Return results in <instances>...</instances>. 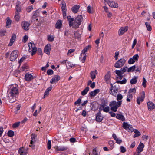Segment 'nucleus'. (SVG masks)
I'll list each match as a JSON object with an SVG mask.
<instances>
[{
  "instance_id": "f257e3e1",
  "label": "nucleus",
  "mask_w": 155,
  "mask_h": 155,
  "mask_svg": "<svg viewBox=\"0 0 155 155\" xmlns=\"http://www.w3.org/2000/svg\"><path fill=\"white\" fill-rule=\"evenodd\" d=\"M8 100L9 102L12 103L16 100L18 97L19 91L18 86L16 84H12L8 91Z\"/></svg>"
},
{
  "instance_id": "f03ea898",
  "label": "nucleus",
  "mask_w": 155,
  "mask_h": 155,
  "mask_svg": "<svg viewBox=\"0 0 155 155\" xmlns=\"http://www.w3.org/2000/svg\"><path fill=\"white\" fill-rule=\"evenodd\" d=\"M67 19L69 26H72L73 28H78L81 24L83 17L81 15H79L74 19L71 16H68Z\"/></svg>"
},
{
  "instance_id": "7ed1b4c3",
  "label": "nucleus",
  "mask_w": 155,
  "mask_h": 155,
  "mask_svg": "<svg viewBox=\"0 0 155 155\" xmlns=\"http://www.w3.org/2000/svg\"><path fill=\"white\" fill-rule=\"evenodd\" d=\"M123 97L122 95L120 94H119L117 95V101H120L116 102L115 101H113L110 102L109 104V106L111 107V110L114 112H116L117 108L120 107L122 104V101H120L122 100Z\"/></svg>"
},
{
  "instance_id": "20e7f679",
  "label": "nucleus",
  "mask_w": 155,
  "mask_h": 155,
  "mask_svg": "<svg viewBox=\"0 0 155 155\" xmlns=\"http://www.w3.org/2000/svg\"><path fill=\"white\" fill-rule=\"evenodd\" d=\"M29 52L31 53V54L32 55H33L36 52L37 49L35 47V44L33 43L30 42L28 43Z\"/></svg>"
},
{
  "instance_id": "39448f33",
  "label": "nucleus",
  "mask_w": 155,
  "mask_h": 155,
  "mask_svg": "<svg viewBox=\"0 0 155 155\" xmlns=\"http://www.w3.org/2000/svg\"><path fill=\"white\" fill-rule=\"evenodd\" d=\"M126 62V60L124 58H121L118 60L115 64L114 67L117 68H120L123 66Z\"/></svg>"
},
{
  "instance_id": "423d86ee",
  "label": "nucleus",
  "mask_w": 155,
  "mask_h": 155,
  "mask_svg": "<svg viewBox=\"0 0 155 155\" xmlns=\"http://www.w3.org/2000/svg\"><path fill=\"white\" fill-rule=\"evenodd\" d=\"M123 127L124 129L128 132H132L133 131V129L132 126L127 122H123Z\"/></svg>"
},
{
  "instance_id": "0eeeda50",
  "label": "nucleus",
  "mask_w": 155,
  "mask_h": 155,
  "mask_svg": "<svg viewBox=\"0 0 155 155\" xmlns=\"http://www.w3.org/2000/svg\"><path fill=\"white\" fill-rule=\"evenodd\" d=\"M18 54L17 50L13 51L11 54L10 59L11 61H14L16 59Z\"/></svg>"
},
{
  "instance_id": "6e6552de",
  "label": "nucleus",
  "mask_w": 155,
  "mask_h": 155,
  "mask_svg": "<svg viewBox=\"0 0 155 155\" xmlns=\"http://www.w3.org/2000/svg\"><path fill=\"white\" fill-rule=\"evenodd\" d=\"M145 94L144 91H143L140 96L137 97V103L139 104H140V103L142 102L145 97Z\"/></svg>"
},
{
  "instance_id": "1a4fd4ad",
  "label": "nucleus",
  "mask_w": 155,
  "mask_h": 155,
  "mask_svg": "<svg viewBox=\"0 0 155 155\" xmlns=\"http://www.w3.org/2000/svg\"><path fill=\"white\" fill-rule=\"evenodd\" d=\"M60 77L59 75H54L50 80V83L51 84L56 83L60 80Z\"/></svg>"
},
{
  "instance_id": "9d476101",
  "label": "nucleus",
  "mask_w": 155,
  "mask_h": 155,
  "mask_svg": "<svg viewBox=\"0 0 155 155\" xmlns=\"http://www.w3.org/2000/svg\"><path fill=\"white\" fill-rule=\"evenodd\" d=\"M128 29V27L127 26L121 27L118 31V35L119 36L122 35L127 31Z\"/></svg>"
},
{
  "instance_id": "9b49d317",
  "label": "nucleus",
  "mask_w": 155,
  "mask_h": 155,
  "mask_svg": "<svg viewBox=\"0 0 155 155\" xmlns=\"http://www.w3.org/2000/svg\"><path fill=\"white\" fill-rule=\"evenodd\" d=\"M104 118V117L101 115V113L99 112L96 114V120L98 122H101Z\"/></svg>"
},
{
  "instance_id": "f8f14e48",
  "label": "nucleus",
  "mask_w": 155,
  "mask_h": 155,
  "mask_svg": "<svg viewBox=\"0 0 155 155\" xmlns=\"http://www.w3.org/2000/svg\"><path fill=\"white\" fill-rule=\"evenodd\" d=\"M80 8V6L78 5H76L73 6L71 8L72 12L74 13H77L78 12L79 9Z\"/></svg>"
},
{
  "instance_id": "ddd939ff",
  "label": "nucleus",
  "mask_w": 155,
  "mask_h": 155,
  "mask_svg": "<svg viewBox=\"0 0 155 155\" xmlns=\"http://www.w3.org/2000/svg\"><path fill=\"white\" fill-rule=\"evenodd\" d=\"M112 85V84H111ZM117 91L115 88L114 87L112 86L111 87L110 89L109 93L110 94L112 95L116 96L117 94Z\"/></svg>"
},
{
  "instance_id": "4468645a",
  "label": "nucleus",
  "mask_w": 155,
  "mask_h": 155,
  "mask_svg": "<svg viewBox=\"0 0 155 155\" xmlns=\"http://www.w3.org/2000/svg\"><path fill=\"white\" fill-rule=\"evenodd\" d=\"M144 145L143 143H140L137 149V153H140L143 150Z\"/></svg>"
},
{
  "instance_id": "2eb2a0df",
  "label": "nucleus",
  "mask_w": 155,
  "mask_h": 155,
  "mask_svg": "<svg viewBox=\"0 0 155 155\" xmlns=\"http://www.w3.org/2000/svg\"><path fill=\"white\" fill-rule=\"evenodd\" d=\"M22 25L23 28L24 29L26 30L29 29V27L30 25V24L28 22L26 21H23L22 23Z\"/></svg>"
},
{
  "instance_id": "dca6fc26",
  "label": "nucleus",
  "mask_w": 155,
  "mask_h": 155,
  "mask_svg": "<svg viewBox=\"0 0 155 155\" xmlns=\"http://www.w3.org/2000/svg\"><path fill=\"white\" fill-rule=\"evenodd\" d=\"M107 3L112 8H117L118 7V4L113 1H109Z\"/></svg>"
},
{
  "instance_id": "f3484780",
  "label": "nucleus",
  "mask_w": 155,
  "mask_h": 155,
  "mask_svg": "<svg viewBox=\"0 0 155 155\" xmlns=\"http://www.w3.org/2000/svg\"><path fill=\"white\" fill-rule=\"evenodd\" d=\"M147 105L149 110H151L155 108V104L152 102L149 101L148 102Z\"/></svg>"
},
{
  "instance_id": "a211bd4d",
  "label": "nucleus",
  "mask_w": 155,
  "mask_h": 155,
  "mask_svg": "<svg viewBox=\"0 0 155 155\" xmlns=\"http://www.w3.org/2000/svg\"><path fill=\"white\" fill-rule=\"evenodd\" d=\"M35 137L36 136L35 134L32 135L31 137V140L30 144L29 145V146L31 147L32 148L34 147L35 146L34 144L35 141Z\"/></svg>"
},
{
  "instance_id": "6ab92c4d",
  "label": "nucleus",
  "mask_w": 155,
  "mask_h": 155,
  "mask_svg": "<svg viewBox=\"0 0 155 155\" xmlns=\"http://www.w3.org/2000/svg\"><path fill=\"white\" fill-rule=\"evenodd\" d=\"M25 78L26 81H30L34 78V77L31 74L26 73L25 75Z\"/></svg>"
},
{
  "instance_id": "aec40b11",
  "label": "nucleus",
  "mask_w": 155,
  "mask_h": 155,
  "mask_svg": "<svg viewBox=\"0 0 155 155\" xmlns=\"http://www.w3.org/2000/svg\"><path fill=\"white\" fill-rule=\"evenodd\" d=\"M19 153L20 155H26L27 153V150L24 147H21L18 150Z\"/></svg>"
},
{
  "instance_id": "412c9836",
  "label": "nucleus",
  "mask_w": 155,
  "mask_h": 155,
  "mask_svg": "<svg viewBox=\"0 0 155 155\" xmlns=\"http://www.w3.org/2000/svg\"><path fill=\"white\" fill-rule=\"evenodd\" d=\"M16 38V36L15 34H13L12 35L10 39V41L8 44V46H11L12 45L13 43L15 41Z\"/></svg>"
},
{
  "instance_id": "4be33fe9",
  "label": "nucleus",
  "mask_w": 155,
  "mask_h": 155,
  "mask_svg": "<svg viewBox=\"0 0 155 155\" xmlns=\"http://www.w3.org/2000/svg\"><path fill=\"white\" fill-rule=\"evenodd\" d=\"M112 137L114 139L116 140L117 143L120 144L122 142V140L120 138H117L116 134L113 133L112 134Z\"/></svg>"
},
{
  "instance_id": "5701e85b",
  "label": "nucleus",
  "mask_w": 155,
  "mask_h": 155,
  "mask_svg": "<svg viewBox=\"0 0 155 155\" xmlns=\"http://www.w3.org/2000/svg\"><path fill=\"white\" fill-rule=\"evenodd\" d=\"M51 49V47L50 44L47 45L44 49V52L47 54H49L50 51Z\"/></svg>"
},
{
  "instance_id": "b1692460",
  "label": "nucleus",
  "mask_w": 155,
  "mask_h": 155,
  "mask_svg": "<svg viewBox=\"0 0 155 155\" xmlns=\"http://www.w3.org/2000/svg\"><path fill=\"white\" fill-rule=\"evenodd\" d=\"M100 91L99 89H96L94 91H91L89 94L90 97H94Z\"/></svg>"
},
{
  "instance_id": "393cba45",
  "label": "nucleus",
  "mask_w": 155,
  "mask_h": 155,
  "mask_svg": "<svg viewBox=\"0 0 155 155\" xmlns=\"http://www.w3.org/2000/svg\"><path fill=\"white\" fill-rule=\"evenodd\" d=\"M115 73L119 77V79H121L123 77V74L121 71V70H116L115 71Z\"/></svg>"
},
{
  "instance_id": "a878e982",
  "label": "nucleus",
  "mask_w": 155,
  "mask_h": 155,
  "mask_svg": "<svg viewBox=\"0 0 155 155\" xmlns=\"http://www.w3.org/2000/svg\"><path fill=\"white\" fill-rule=\"evenodd\" d=\"M62 21L61 20H58L55 25V28L57 29H60L61 27Z\"/></svg>"
},
{
  "instance_id": "bb28decb",
  "label": "nucleus",
  "mask_w": 155,
  "mask_h": 155,
  "mask_svg": "<svg viewBox=\"0 0 155 155\" xmlns=\"http://www.w3.org/2000/svg\"><path fill=\"white\" fill-rule=\"evenodd\" d=\"M16 12L15 13H17L18 12V13H19L20 12H21V8L20 7V4L19 2H18L16 3Z\"/></svg>"
},
{
  "instance_id": "cd10ccee",
  "label": "nucleus",
  "mask_w": 155,
  "mask_h": 155,
  "mask_svg": "<svg viewBox=\"0 0 155 155\" xmlns=\"http://www.w3.org/2000/svg\"><path fill=\"white\" fill-rule=\"evenodd\" d=\"M110 72H109L106 74L105 77V79L106 82L107 83L110 82Z\"/></svg>"
},
{
  "instance_id": "c85d7f7f",
  "label": "nucleus",
  "mask_w": 155,
  "mask_h": 155,
  "mask_svg": "<svg viewBox=\"0 0 155 155\" xmlns=\"http://www.w3.org/2000/svg\"><path fill=\"white\" fill-rule=\"evenodd\" d=\"M86 58V54H82V53H81L80 57V59L81 61L84 63L85 62V60Z\"/></svg>"
},
{
  "instance_id": "c756f323",
  "label": "nucleus",
  "mask_w": 155,
  "mask_h": 155,
  "mask_svg": "<svg viewBox=\"0 0 155 155\" xmlns=\"http://www.w3.org/2000/svg\"><path fill=\"white\" fill-rule=\"evenodd\" d=\"M97 74V71L95 70L92 71L91 73V77L92 80H93L96 78V75Z\"/></svg>"
},
{
  "instance_id": "7c9ffc66",
  "label": "nucleus",
  "mask_w": 155,
  "mask_h": 155,
  "mask_svg": "<svg viewBox=\"0 0 155 155\" xmlns=\"http://www.w3.org/2000/svg\"><path fill=\"white\" fill-rule=\"evenodd\" d=\"M57 151H63L67 150V148L64 146L57 147L56 148Z\"/></svg>"
},
{
  "instance_id": "2f4dec72",
  "label": "nucleus",
  "mask_w": 155,
  "mask_h": 155,
  "mask_svg": "<svg viewBox=\"0 0 155 155\" xmlns=\"http://www.w3.org/2000/svg\"><path fill=\"white\" fill-rule=\"evenodd\" d=\"M116 117L117 119L120 120L122 121L125 120V118L124 116L122 114H117Z\"/></svg>"
},
{
  "instance_id": "473e14b6",
  "label": "nucleus",
  "mask_w": 155,
  "mask_h": 155,
  "mask_svg": "<svg viewBox=\"0 0 155 155\" xmlns=\"http://www.w3.org/2000/svg\"><path fill=\"white\" fill-rule=\"evenodd\" d=\"M100 110H102L104 112H108L110 110V107L108 106L104 107L101 108H99Z\"/></svg>"
},
{
  "instance_id": "72a5a7b5",
  "label": "nucleus",
  "mask_w": 155,
  "mask_h": 155,
  "mask_svg": "<svg viewBox=\"0 0 155 155\" xmlns=\"http://www.w3.org/2000/svg\"><path fill=\"white\" fill-rule=\"evenodd\" d=\"M137 77L136 76H134L133 78H132L130 80V83L132 84H135L137 81Z\"/></svg>"
},
{
  "instance_id": "f704fd0d",
  "label": "nucleus",
  "mask_w": 155,
  "mask_h": 155,
  "mask_svg": "<svg viewBox=\"0 0 155 155\" xmlns=\"http://www.w3.org/2000/svg\"><path fill=\"white\" fill-rule=\"evenodd\" d=\"M136 90L135 87L131 88L128 91V93L134 95L136 92Z\"/></svg>"
},
{
  "instance_id": "c9c22d12",
  "label": "nucleus",
  "mask_w": 155,
  "mask_h": 155,
  "mask_svg": "<svg viewBox=\"0 0 155 155\" xmlns=\"http://www.w3.org/2000/svg\"><path fill=\"white\" fill-rule=\"evenodd\" d=\"M89 88L88 87H86L84 89L81 93L82 95L84 96L89 91Z\"/></svg>"
},
{
  "instance_id": "e433bc0d",
  "label": "nucleus",
  "mask_w": 155,
  "mask_h": 155,
  "mask_svg": "<svg viewBox=\"0 0 155 155\" xmlns=\"http://www.w3.org/2000/svg\"><path fill=\"white\" fill-rule=\"evenodd\" d=\"M91 46L90 45H88L85 47L82 50V54H85V53L87 51L88 49L91 48Z\"/></svg>"
},
{
  "instance_id": "4c0bfd02",
  "label": "nucleus",
  "mask_w": 155,
  "mask_h": 155,
  "mask_svg": "<svg viewBox=\"0 0 155 155\" xmlns=\"http://www.w3.org/2000/svg\"><path fill=\"white\" fill-rule=\"evenodd\" d=\"M87 12L91 14L93 13V8L90 5H88L87 7Z\"/></svg>"
},
{
  "instance_id": "58836bf2",
  "label": "nucleus",
  "mask_w": 155,
  "mask_h": 155,
  "mask_svg": "<svg viewBox=\"0 0 155 155\" xmlns=\"http://www.w3.org/2000/svg\"><path fill=\"white\" fill-rule=\"evenodd\" d=\"M107 101L106 100H104L101 104L100 105L99 108H101L107 106Z\"/></svg>"
},
{
  "instance_id": "ea45409f",
  "label": "nucleus",
  "mask_w": 155,
  "mask_h": 155,
  "mask_svg": "<svg viewBox=\"0 0 155 155\" xmlns=\"http://www.w3.org/2000/svg\"><path fill=\"white\" fill-rule=\"evenodd\" d=\"M81 34L78 31L75 32L74 34V37L76 38L79 39L81 38Z\"/></svg>"
},
{
  "instance_id": "a19ab883",
  "label": "nucleus",
  "mask_w": 155,
  "mask_h": 155,
  "mask_svg": "<svg viewBox=\"0 0 155 155\" xmlns=\"http://www.w3.org/2000/svg\"><path fill=\"white\" fill-rule=\"evenodd\" d=\"M20 16L19 15V13H18V12L15 13V15L14 16V18L15 21H19L20 19Z\"/></svg>"
},
{
  "instance_id": "79ce46f5",
  "label": "nucleus",
  "mask_w": 155,
  "mask_h": 155,
  "mask_svg": "<svg viewBox=\"0 0 155 155\" xmlns=\"http://www.w3.org/2000/svg\"><path fill=\"white\" fill-rule=\"evenodd\" d=\"M136 68V66L135 65H134L131 66L128 68H127V72H131L134 71Z\"/></svg>"
},
{
  "instance_id": "37998d69",
  "label": "nucleus",
  "mask_w": 155,
  "mask_h": 155,
  "mask_svg": "<svg viewBox=\"0 0 155 155\" xmlns=\"http://www.w3.org/2000/svg\"><path fill=\"white\" fill-rule=\"evenodd\" d=\"M51 89L52 87H49L46 89L44 93L45 96H46L49 94V91L51 90Z\"/></svg>"
},
{
  "instance_id": "c03bdc74",
  "label": "nucleus",
  "mask_w": 155,
  "mask_h": 155,
  "mask_svg": "<svg viewBox=\"0 0 155 155\" xmlns=\"http://www.w3.org/2000/svg\"><path fill=\"white\" fill-rule=\"evenodd\" d=\"M134 95L131 94H128L127 96V102L130 101V99L132 98Z\"/></svg>"
},
{
  "instance_id": "a18cd8bd",
  "label": "nucleus",
  "mask_w": 155,
  "mask_h": 155,
  "mask_svg": "<svg viewBox=\"0 0 155 155\" xmlns=\"http://www.w3.org/2000/svg\"><path fill=\"white\" fill-rule=\"evenodd\" d=\"M145 25L147 28V29L149 31H150L152 30L151 27L150 25L148 22L145 23Z\"/></svg>"
},
{
  "instance_id": "49530a36",
  "label": "nucleus",
  "mask_w": 155,
  "mask_h": 155,
  "mask_svg": "<svg viewBox=\"0 0 155 155\" xmlns=\"http://www.w3.org/2000/svg\"><path fill=\"white\" fill-rule=\"evenodd\" d=\"M127 80L125 78H124L121 81H117V83L118 84H124L126 83L127 82Z\"/></svg>"
},
{
  "instance_id": "de8ad7c7",
  "label": "nucleus",
  "mask_w": 155,
  "mask_h": 155,
  "mask_svg": "<svg viewBox=\"0 0 155 155\" xmlns=\"http://www.w3.org/2000/svg\"><path fill=\"white\" fill-rule=\"evenodd\" d=\"M48 40L50 42L53 41L54 40V37L53 35H48L47 36Z\"/></svg>"
},
{
  "instance_id": "09e8293b",
  "label": "nucleus",
  "mask_w": 155,
  "mask_h": 155,
  "mask_svg": "<svg viewBox=\"0 0 155 155\" xmlns=\"http://www.w3.org/2000/svg\"><path fill=\"white\" fill-rule=\"evenodd\" d=\"M75 66V64L72 63L70 62H68L66 64L67 67H68L69 68H71L72 67Z\"/></svg>"
},
{
  "instance_id": "8fccbe9b",
  "label": "nucleus",
  "mask_w": 155,
  "mask_h": 155,
  "mask_svg": "<svg viewBox=\"0 0 155 155\" xmlns=\"http://www.w3.org/2000/svg\"><path fill=\"white\" fill-rule=\"evenodd\" d=\"M8 135L10 137H12L14 135V132L11 130H10L8 132Z\"/></svg>"
},
{
  "instance_id": "3c124183",
  "label": "nucleus",
  "mask_w": 155,
  "mask_h": 155,
  "mask_svg": "<svg viewBox=\"0 0 155 155\" xmlns=\"http://www.w3.org/2000/svg\"><path fill=\"white\" fill-rule=\"evenodd\" d=\"M122 73L123 74L125 72L127 71V67L125 66L122 68L120 69Z\"/></svg>"
},
{
  "instance_id": "603ef678",
  "label": "nucleus",
  "mask_w": 155,
  "mask_h": 155,
  "mask_svg": "<svg viewBox=\"0 0 155 155\" xmlns=\"http://www.w3.org/2000/svg\"><path fill=\"white\" fill-rule=\"evenodd\" d=\"M33 7L32 6H29L26 9V10L28 12H30L33 9Z\"/></svg>"
},
{
  "instance_id": "864d4df0",
  "label": "nucleus",
  "mask_w": 155,
  "mask_h": 155,
  "mask_svg": "<svg viewBox=\"0 0 155 155\" xmlns=\"http://www.w3.org/2000/svg\"><path fill=\"white\" fill-rule=\"evenodd\" d=\"M11 22L12 21L10 18H9V17H8L6 19V23L7 26L10 25Z\"/></svg>"
},
{
  "instance_id": "5fc2aeb1",
  "label": "nucleus",
  "mask_w": 155,
  "mask_h": 155,
  "mask_svg": "<svg viewBox=\"0 0 155 155\" xmlns=\"http://www.w3.org/2000/svg\"><path fill=\"white\" fill-rule=\"evenodd\" d=\"M53 71L51 69H48L47 71V73L48 75H51L53 74Z\"/></svg>"
},
{
  "instance_id": "6e6d98bb",
  "label": "nucleus",
  "mask_w": 155,
  "mask_h": 155,
  "mask_svg": "<svg viewBox=\"0 0 155 155\" xmlns=\"http://www.w3.org/2000/svg\"><path fill=\"white\" fill-rule=\"evenodd\" d=\"M139 57V55L138 54H136L134 55V56H133V57L132 58L135 61H137L138 60Z\"/></svg>"
},
{
  "instance_id": "4d7b16f0",
  "label": "nucleus",
  "mask_w": 155,
  "mask_h": 155,
  "mask_svg": "<svg viewBox=\"0 0 155 155\" xmlns=\"http://www.w3.org/2000/svg\"><path fill=\"white\" fill-rule=\"evenodd\" d=\"M135 61L132 58H130L128 61V63L129 64H134L135 62Z\"/></svg>"
},
{
  "instance_id": "13d9d810",
  "label": "nucleus",
  "mask_w": 155,
  "mask_h": 155,
  "mask_svg": "<svg viewBox=\"0 0 155 155\" xmlns=\"http://www.w3.org/2000/svg\"><path fill=\"white\" fill-rule=\"evenodd\" d=\"M70 30L68 29H66L65 32H64V35L66 36H68L70 34Z\"/></svg>"
},
{
  "instance_id": "bf43d9fd",
  "label": "nucleus",
  "mask_w": 155,
  "mask_h": 155,
  "mask_svg": "<svg viewBox=\"0 0 155 155\" xmlns=\"http://www.w3.org/2000/svg\"><path fill=\"white\" fill-rule=\"evenodd\" d=\"M6 31L5 30L0 31V36H3L5 35Z\"/></svg>"
},
{
  "instance_id": "052dcab7",
  "label": "nucleus",
  "mask_w": 155,
  "mask_h": 155,
  "mask_svg": "<svg viewBox=\"0 0 155 155\" xmlns=\"http://www.w3.org/2000/svg\"><path fill=\"white\" fill-rule=\"evenodd\" d=\"M143 82L142 83L143 86L144 87H146V84L147 81H146L145 78H143Z\"/></svg>"
},
{
  "instance_id": "680f3d73",
  "label": "nucleus",
  "mask_w": 155,
  "mask_h": 155,
  "mask_svg": "<svg viewBox=\"0 0 155 155\" xmlns=\"http://www.w3.org/2000/svg\"><path fill=\"white\" fill-rule=\"evenodd\" d=\"M20 123L19 122L15 123L13 125L12 127L13 128H16L19 126Z\"/></svg>"
},
{
  "instance_id": "e2e57ef3",
  "label": "nucleus",
  "mask_w": 155,
  "mask_h": 155,
  "mask_svg": "<svg viewBox=\"0 0 155 155\" xmlns=\"http://www.w3.org/2000/svg\"><path fill=\"white\" fill-rule=\"evenodd\" d=\"M120 152L122 153L125 152L126 151L125 148L123 146H121L120 147Z\"/></svg>"
},
{
  "instance_id": "0e129e2a",
  "label": "nucleus",
  "mask_w": 155,
  "mask_h": 155,
  "mask_svg": "<svg viewBox=\"0 0 155 155\" xmlns=\"http://www.w3.org/2000/svg\"><path fill=\"white\" fill-rule=\"evenodd\" d=\"M47 147L49 149H50L51 148V142L50 140H49L48 142Z\"/></svg>"
},
{
  "instance_id": "69168bd1",
  "label": "nucleus",
  "mask_w": 155,
  "mask_h": 155,
  "mask_svg": "<svg viewBox=\"0 0 155 155\" xmlns=\"http://www.w3.org/2000/svg\"><path fill=\"white\" fill-rule=\"evenodd\" d=\"M28 39V36L27 35H25V36H24L23 37V41L24 42H26Z\"/></svg>"
},
{
  "instance_id": "338daca9",
  "label": "nucleus",
  "mask_w": 155,
  "mask_h": 155,
  "mask_svg": "<svg viewBox=\"0 0 155 155\" xmlns=\"http://www.w3.org/2000/svg\"><path fill=\"white\" fill-rule=\"evenodd\" d=\"M61 8L66 7V4L64 1H62L61 2Z\"/></svg>"
},
{
  "instance_id": "774afa93",
  "label": "nucleus",
  "mask_w": 155,
  "mask_h": 155,
  "mask_svg": "<svg viewBox=\"0 0 155 155\" xmlns=\"http://www.w3.org/2000/svg\"><path fill=\"white\" fill-rule=\"evenodd\" d=\"M39 13L37 10H36L33 12V16H38Z\"/></svg>"
}]
</instances>
